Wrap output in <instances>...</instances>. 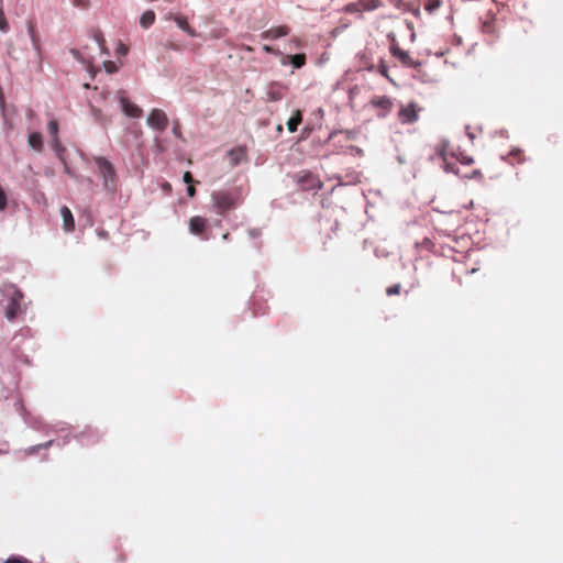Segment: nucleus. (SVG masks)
I'll list each match as a JSON object with an SVG mask.
<instances>
[{"mask_svg":"<svg viewBox=\"0 0 563 563\" xmlns=\"http://www.w3.org/2000/svg\"><path fill=\"white\" fill-rule=\"evenodd\" d=\"M146 123L152 129L163 132L168 125V117L163 110L155 108L148 114Z\"/></svg>","mask_w":563,"mask_h":563,"instance_id":"7","label":"nucleus"},{"mask_svg":"<svg viewBox=\"0 0 563 563\" xmlns=\"http://www.w3.org/2000/svg\"><path fill=\"white\" fill-rule=\"evenodd\" d=\"M263 51L266 52V53H269V54H275V55H279V51L269 46V45H264L263 46Z\"/></svg>","mask_w":563,"mask_h":563,"instance_id":"32","label":"nucleus"},{"mask_svg":"<svg viewBox=\"0 0 563 563\" xmlns=\"http://www.w3.org/2000/svg\"><path fill=\"white\" fill-rule=\"evenodd\" d=\"M155 21V13L152 10L145 11L140 19V24L143 29H148Z\"/></svg>","mask_w":563,"mask_h":563,"instance_id":"19","label":"nucleus"},{"mask_svg":"<svg viewBox=\"0 0 563 563\" xmlns=\"http://www.w3.org/2000/svg\"><path fill=\"white\" fill-rule=\"evenodd\" d=\"M27 144L36 152H42L44 148L43 136L40 132H32L27 136Z\"/></svg>","mask_w":563,"mask_h":563,"instance_id":"16","label":"nucleus"},{"mask_svg":"<svg viewBox=\"0 0 563 563\" xmlns=\"http://www.w3.org/2000/svg\"><path fill=\"white\" fill-rule=\"evenodd\" d=\"M60 216L63 218V228L66 232H71L75 228V221L70 209L66 206L60 208Z\"/></svg>","mask_w":563,"mask_h":563,"instance_id":"14","label":"nucleus"},{"mask_svg":"<svg viewBox=\"0 0 563 563\" xmlns=\"http://www.w3.org/2000/svg\"><path fill=\"white\" fill-rule=\"evenodd\" d=\"M416 18H419L421 12H420V8L419 7H416V8H412L409 10Z\"/></svg>","mask_w":563,"mask_h":563,"instance_id":"41","label":"nucleus"},{"mask_svg":"<svg viewBox=\"0 0 563 563\" xmlns=\"http://www.w3.org/2000/svg\"><path fill=\"white\" fill-rule=\"evenodd\" d=\"M183 179L188 185H190L194 181L192 175L190 172H185Z\"/></svg>","mask_w":563,"mask_h":563,"instance_id":"35","label":"nucleus"},{"mask_svg":"<svg viewBox=\"0 0 563 563\" xmlns=\"http://www.w3.org/2000/svg\"><path fill=\"white\" fill-rule=\"evenodd\" d=\"M249 235L252 238V239H257L261 236L262 232L260 229H251L249 230Z\"/></svg>","mask_w":563,"mask_h":563,"instance_id":"34","label":"nucleus"},{"mask_svg":"<svg viewBox=\"0 0 563 563\" xmlns=\"http://www.w3.org/2000/svg\"><path fill=\"white\" fill-rule=\"evenodd\" d=\"M369 104L378 109L377 115L380 118L386 117L393 110V101L387 96H375L371 99Z\"/></svg>","mask_w":563,"mask_h":563,"instance_id":"8","label":"nucleus"},{"mask_svg":"<svg viewBox=\"0 0 563 563\" xmlns=\"http://www.w3.org/2000/svg\"><path fill=\"white\" fill-rule=\"evenodd\" d=\"M4 563H27L24 560L18 559V558H10Z\"/></svg>","mask_w":563,"mask_h":563,"instance_id":"38","label":"nucleus"},{"mask_svg":"<svg viewBox=\"0 0 563 563\" xmlns=\"http://www.w3.org/2000/svg\"><path fill=\"white\" fill-rule=\"evenodd\" d=\"M418 110L415 103L401 106L398 111V119L402 124H411L418 120Z\"/></svg>","mask_w":563,"mask_h":563,"instance_id":"9","label":"nucleus"},{"mask_svg":"<svg viewBox=\"0 0 563 563\" xmlns=\"http://www.w3.org/2000/svg\"><path fill=\"white\" fill-rule=\"evenodd\" d=\"M290 32L287 25H279L276 27H272L262 33V37L266 40H276L283 36L288 35Z\"/></svg>","mask_w":563,"mask_h":563,"instance_id":"12","label":"nucleus"},{"mask_svg":"<svg viewBox=\"0 0 563 563\" xmlns=\"http://www.w3.org/2000/svg\"><path fill=\"white\" fill-rule=\"evenodd\" d=\"M511 163H522L525 161L523 152L521 150H514L509 153Z\"/></svg>","mask_w":563,"mask_h":563,"instance_id":"24","label":"nucleus"},{"mask_svg":"<svg viewBox=\"0 0 563 563\" xmlns=\"http://www.w3.org/2000/svg\"><path fill=\"white\" fill-rule=\"evenodd\" d=\"M27 33L32 42L33 48L36 51L37 55H41V43L40 37L35 30V23L33 21H27Z\"/></svg>","mask_w":563,"mask_h":563,"instance_id":"15","label":"nucleus"},{"mask_svg":"<svg viewBox=\"0 0 563 563\" xmlns=\"http://www.w3.org/2000/svg\"><path fill=\"white\" fill-rule=\"evenodd\" d=\"M91 111H92V113H93L95 118H96L97 120H99V119H100V117H101V111H100L99 109H97L96 107H93V106H91Z\"/></svg>","mask_w":563,"mask_h":563,"instance_id":"39","label":"nucleus"},{"mask_svg":"<svg viewBox=\"0 0 563 563\" xmlns=\"http://www.w3.org/2000/svg\"><path fill=\"white\" fill-rule=\"evenodd\" d=\"M288 62H290L295 68H301L306 64V55H285L282 59V63L286 65Z\"/></svg>","mask_w":563,"mask_h":563,"instance_id":"17","label":"nucleus"},{"mask_svg":"<svg viewBox=\"0 0 563 563\" xmlns=\"http://www.w3.org/2000/svg\"><path fill=\"white\" fill-rule=\"evenodd\" d=\"M211 200L217 213L223 216L241 203V192L238 189L217 190L212 192Z\"/></svg>","mask_w":563,"mask_h":563,"instance_id":"2","label":"nucleus"},{"mask_svg":"<svg viewBox=\"0 0 563 563\" xmlns=\"http://www.w3.org/2000/svg\"><path fill=\"white\" fill-rule=\"evenodd\" d=\"M70 53H71V55H73L77 60H79V62H81V63L86 64L87 66H90V65H91L92 60H91V59H86V58L81 55V53H80L78 49L73 48V49H70Z\"/></svg>","mask_w":563,"mask_h":563,"instance_id":"27","label":"nucleus"},{"mask_svg":"<svg viewBox=\"0 0 563 563\" xmlns=\"http://www.w3.org/2000/svg\"><path fill=\"white\" fill-rule=\"evenodd\" d=\"M120 52H124V53H125V52H126V48H123V47H122V48H120Z\"/></svg>","mask_w":563,"mask_h":563,"instance_id":"44","label":"nucleus"},{"mask_svg":"<svg viewBox=\"0 0 563 563\" xmlns=\"http://www.w3.org/2000/svg\"><path fill=\"white\" fill-rule=\"evenodd\" d=\"M120 52H124V53H125V52H126V48H123V47H122V48H120Z\"/></svg>","mask_w":563,"mask_h":563,"instance_id":"45","label":"nucleus"},{"mask_svg":"<svg viewBox=\"0 0 563 563\" xmlns=\"http://www.w3.org/2000/svg\"><path fill=\"white\" fill-rule=\"evenodd\" d=\"M104 67L108 73H114L117 70V66L113 62H107Z\"/></svg>","mask_w":563,"mask_h":563,"instance_id":"33","label":"nucleus"},{"mask_svg":"<svg viewBox=\"0 0 563 563\" xmlns=\"http://www.w3.org/2000/svg\"><path fill=\"white\" fill-rule=\"evenodd\" d=\"M10 26L8 23V20L5 18L4 11L2 8H0V31L3 33H7L9 31Z\"/></svg>","mask_w":563,"mask_h":563,"instance_id":"25","label":"nucleus"},{"mask_svg":"<svg viewBox=\"0 0 563 563\" xmlns=\"http://www.w3.org/2000/svg\"><path fill=\"white\" fill-rule=\"evenodd\" d=\"M389 52L395 58L399 59L405 67L418 68L421 65L420 62L415 60L407 51L400 48L395 37L389 46Z\"/></svg>","mask_w":563,"mask_h":563,"instance_id":"6","label":"nucleus"},{"mask_svg":"<svg viewBox=\"0 0 563 563\" xmlns=\"http://www.w3.org/2000/svg\"><path fill=\"white\" fill-rule=\"evenodd\" d=\"M119 100L125 115L130 118H140L142 115V109L135 103H132L125 96L121 95Z\"/></svg>","mask_w":563,"mask_h":563,"instance_id":"11","label":"nucleus"},{"mask_svg":"<svg viewBox=\"0 0 563 563\" xmlns=\"http://www.w3.org/2000/svg\"><path fill=\"white\" fill-rule=\"evenodd\" d=\"M287 93V86L277 81L271 82L267 87V99L268 101H279Z\"/></svg>","mask_w":563,"mask_h":563,"instance_id":"10","label":"nucleus"},{"mask_svg":"<svg viewBox=\"0 0 563 563\" xmlns=\"http://www.w3.org/2000/svg\"><path fill=\"white\" fill-rule=\"evenodd\" d=\"M4 291L5 296L9 298V303L5 308V317L9 320H13L20 311L23 294L13 285L5 287Z\"/></svg>","mask_w":563,"mask_h":563,"instance_id":"4","label":"nucleus"},{"mask_svg":"<svg viewBox=\"0 0 563 563\" xmlns=\"http://www.w3.org/2000/svg\"><path fill=\"white\" fill-rule=\"evenodd\" d=\"M174 21L178 25V27L181 29L184 32H186L189 36L197 35L195 30L189 25V23L185 16L177 15L174 18Z\"/></svg>","mask_w":563,"mask_h":563,"instance_id":"18","label":"nucleus"},{"mask_svg":"<svg viewBox=\"0 0 563 563\" xmlns=\"http://www.w3.org/2000/svg\"><path fill=\"white\" fill-rule=\"evenodd\" d=\"M464 176L465 177H470V178H477V177L481 178L482 177V173L478 169H474L471 175H464Z\"/></svg>","mask_w":563,"mask_h":563,"instance_id":"37","label":"nucleus"},{"mask_svg":"<svg viewBox=\"0 0 563 563\" xmlns=\"http://www.w3.org/2000/svg\"><path fill=\"white\" fill-rule=\"evenodd\" d=\"M435 154L443 162V167L445 172H451L456 175H460V170L456 167V163H461L463 165H472L474 159L462 152L459 148H455L448 141H441L435 145Z\"/></svg>","mask_w":563,"mask_h":563,"instance_id":"1","label":"nucleus"},{"mask_svg":"<svg viewBox=\"0 0 563 563\" xmlns=\"http://www.w3.org/2000/svg\"><path fill=\"white\" fill-rule=\"evenodd\" d=\"M59 124L58 121L53 119L47 124V132L51 136V146L55 152L57 158L60 162H64V154L66 153L65 146L62 144L60 139L58 136Z\"/></svg>","mask_w":563,"mask_h":563,"instance_id":"5","label":"nucleus"},{"mask_svg":"<svg viewBox=\"0 0 563 563\" xmlns=\"http://www.w3.org/2000/svg\"><path fill=\"white\" fill-rule=\"evenodd\" d=\"M187 194L189 197H194L196 195V189L191 184L187 187Z\"/></svg>","mask_w":563,"mask_h":563,"instance_id":"40","label":"nucleus"},{"mask_svg":"<svg viewBox=\"0 0 563 563\" xmlns=\"http://www.w3.org/2000/svg\"><path fill=\"white\" fill-rule=\"evenodd\" d=\"M93 37H95L96 42L98 43L100 49L104 51L106 49V47H104L106 41L103 40L102 35L100 33H95Z\"/></svg>","mask_w":563,"mask_h":563,"instance_id":"31","label":"nucleus"},{"mask_svg":"<svg viewBox=\"0 0 563 563\" xmlns=\"http://www.w3.org/2000/svg\"><path fill=\"white\" fill-rule=\"evenodd\" d=\"M92 161L97 165L98 174L103 180L104 189L115 192L118 189V176L112 163L103 156H95Z\"/></svg>","mask_w":563,"mask_h":563,"instance_id":"3","label":"nucleus"},{"mask_svg":"<svg viewBox=\"0 0 563 563\" xmlns=\"http://www.w3.org/2000/svg\"><path fill=\"white\" fill-rule=\"evenodd\" d=\"M302 117L300 111H297L288 121H287V128L289 132L297 131L298 125L301 123Z\"/></svg>","mask_w":563,"mask_h":563,"instance_id":"20","label":"nucleus"},{"mask_svg":"<svg viewBox=\"0 0 563 563\" xmlns=\"http://www.w3.org/2000/svg\"><path fill=\"white\" fill-rule=\"evenodd\" d=\"M222 239H223V240H228V239H229V233H224V234L222 235Z\"/></svg>","mask_w":563,"mask_h":563,"instance_id":"43","label":"nucleus"},{"mask_svg":"<svg viewBox=\"0 0 563 563\" xmlns=\"http://www.w3.org/2000/svg\"><path fill=\"white\" fill-rule=\"evenodd\" d=\"M344 12L345 13H350V14H353V13H361V12H364L363 8L361 7L358 0L356 2H350L347 3L345 7H344Z\"/></svg>","mask_w":563,"mask_h":563,"instance_id":"23","label":"nucleus"},{"mask_svg":"<svg viewBox=\"0 0 563 563\" xmlns=\"http://www.w3.org/2000/svg\"><path fill=\"white\" fill-rule=\"evenodd\" d=\"M377 70H378V73L380 75L386 77L388 80L393 81L391 78L388 75V67H387V65L385 64V62L383 59L379 62Z\"/></svg>","mask_w":563,"mask_h":563,"instance_id":"28","label":"nucleus"},{"mask_svg":"<svg viewBox=\"0 0 563 563\" xmlns=\"http://www.w3.org/2000/svg\"><path fill=\"white\" fill-rule=\"evenodd\" d=\"M442 5V0H427L424 3V10L429 14H433Z\"/></svg>","mask_w":563,"mask_h":563,"instance_id":"22","label":"nucleus"},{"mask_svg":"<svg viewBox=\"0 0 563 563\" xmlns=\"http://www.w3.org/2000/svg\"><path fill=\"white\" fill-rule=\"evenodd\" d=\"M399 292H400V285L399 284L393 285V286H390V287H388L386 289V294L388 296L399 295Z\"/></svg>","mask_w":563,"mask_h":563,"instance_id":"30","label":"nucleus"},{"mask_svg":"<svg viewBox=\"0 0 563 563\" xmlns=\"http://www.w3.org/2000/svg\"><path fill=\"white\" fill-rule=\"evenodd\" d=\"M207 220L202 217L196 216L189 220V231L195 235H200L205 232Z\"/></svg>","mask_w":563,"mask_h":563,"instance_id":"13","label":"nucleus"},{"mask_svg":"<svg viewBox=\"0 0 563 563\" xmlns=\"http://www.w3.org/2000/svg\"><path fill=\"white\" fill-rule=\"evenodd\" d=\"M172 132L175 135V137H177V139H179L181 141L184 140L183 133H181V126H180V123L178 121L174 122Z\"/></svg>","mask_w":563,"mask_h":563,"instance_id":"29","label":"nucleus"},{"mask_svg":"<svg viewBox=\"0 0 563 563\" xmlns=\"http://www.w3.org/2000/svg\"><path fill=\"white\" fill-rule=\"evenodd\" d=\"M73 3H74L75 5H78V7H84V5H85V3H84V1H82V0H73Z\"/></svg>","mask_w":563,"mask_h":563,"instance_id":"42","label":"nucleus"},{"mask_svg":"<svg viewBox=\"0 0 563 563\" xmlns=\"http://www.w3.org/2000/svg\"><path fill=\"white\" fill-rule=\"evenodd\" d=\"M3 0H0V8H2Z\"/></svg>","mask_w":563,"mask_h":563,"instance_id":"46","label":"nucleus"},{"mask_svg":"<svg viewBox=\"0 0 563 563\" xmlns=\"http://www.w3.org/2000/svg\"><path fill=\"white\" fill-rule=\"evenodd\" d=\"M60 163L64 165V172L73 177L74 174L71 173V170H70V168H69L65 157H64V162H60Z\"/></svg>","mask_w":563,"mask_h":563,"instance_id":"36","label":"nucleus"},{"mask_svg":"<svg viewBox=\"0 0 563 563\" xmlns=\"http://www.w3.org/2000/svg\"><path fill=\"white\" fill-rule=\"evenodd\" d=\"M53 443V441H47L45 443H42V444H37V445H34V446H31L30 449L26 450V453L27 454H35L37 453L41 449H47L48 446H51Z\"/></svg>","mask_w":563,"mask_h":563,"instance_id":"26","label":"nucleus"},{"mask_svg":"<svg viewBox=\"0 0 563 563\" xmlns=\"http://www.w3.org/2000/svg\"><path fill=\"white\" fill-rule=\"evenodd\" d=\"M364 11H374L382 5V0H358Z\"/></svg>","mask_w":563,"mask_h":563,"instance_id":"21","label":"nucleus"}]
</instances>
